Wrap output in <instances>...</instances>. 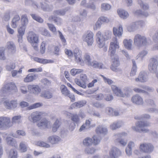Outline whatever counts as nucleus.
Masks as SVG:
<instances>
[{"mask_svg":"<svg viewBox=\"0 0 158 158\" xmlns=\"http://www.w3.org/2000/svg\"><path fill=\"white\" fill-rule=\"evenodd\" d=\"M150 42L151 40L143 35L137 34L134 37V44L138 48L147 46Z\"/></svg>","mask_w":158,"mask_h":158,"instance_id":"obj_1","label":"nucleus"},{"mask_svg":"<svg viewBox=\"0 0 158 158\" xmlns=\"http://www.w3.org/2000/svg\"><path fill=\"white\" fill-rule=\"evenodd\" d=\"M17 89L14 83L10 82L5 85L1 90V93L3 96H5L11 93L16 92Z\"/></svg>","mask_w":158,"mask_h":158,"instance_id":"obj_2","label":"nucleus"},{"mask_svg":"<svg viewBox=\"0 0 158 158\" xmlns=\"http://www.w3.org/2000/svg\"><path fill=\"white\" fill-rule=\"evenodd\" d=\"M135 126L132 127L134 131L137 132L142 131L147 133L149 131V130L143 127L150 126V123L147 121H139L135 123Z\"/></svg>","mask_w":158,"mask_h":158,"instance_id":"obj_3","label":"nucleus"},{"mask_svg":"<svg viewBox=\"0 0 158 158\" xmlns=\"http://www.w3.org/2000/svg\"><path fill=\"white\" fill-rule=\"evenodd\" d=\"M111 89L114 93L117 96L121 97H128L129 95L130 89L128 87H125L123 91H121L116 86L113 85L111 86Z\"/></svg>","mask_w":158,"mask_h":158,"instance_id":"obj_4","label":"nucleus"},{"mask_svg":"<svg viewBox=\"0 0 158 158\" xmlns=\"http://www.w3.org/2000/svg\"><path fill=\"white\" fill-rule=\"evenodd\" d=\"M25 2L26 4L31 5L32 6L37 9H40L41 8L45 11L49 10V5L45 3L43 4L42 3H40V6H39L32 0H26Z\"/></svg>","mask_w":158,"mask_h":158,"instance_id":"obj_5","label":"nucleus"},{"mask_svg":"<svg viewBox=\"0 0 158 158\" xmlns=\"http://www.w3.org/2000/svg\"><path fill=\"white\" fill-rule=\"evenodd\" d=\"M94 33L90 31H88L83 35L82 39L88 46H91L94 41Z\"/></svg>","mask_w":158,"mask_h":158,"instance_id":"obj_6","label":"nucleus"},{"mask_svg":"<svg viewBox=\"0 0 158 158\" xmlns=\"http://www.w3.org/2000/svg\"><path fill=\"white\" fill-rule=\"evenodd\" d=\"M112 58V63L111 65L110 69L113 71L118 72L121 71V69L118 68L120 65V62L118 56L114 55L111 56Z\"/></svg>","mask_w":158,"mask_h":158,"instance_id":"obj_7","label":"nucleus"},{"mask_svg":"<svg viewBox=\"0 0 158 158\" xmlns=\"http://www.w3.org/2000/svg\"><path fill=\"white\" fill-rule=\"evenodd\" d=\"M119 48V43L116 37L114 38L110 45L109 52L110 53V56H114L115 54L116 49Z\"/></svg>","mask_w":158,"mask_h":158,"instance_id":"obj_8","label":"nucleus"},{"mask_svg":"<svg viewBox=\"0 0 158 158\" xmlns=\"http://www.w3.org/2000/svg\"><path fill=\"white\" fill-rule=\"evenodd\" d=\"M127 133L125 132H122L116 134L114 135L115 139V143L117 144L120 145L122 146H125L127 144V141L125 140L122 138L123 137L127 135Z\"/></svg>","mask_w":158,"mask_h":158,"instance_id":"obj_9","label":"nucleus"},{"mask_svg":"<svg viewBox=\"0 0 158 158\" xmlns=\"http://www.w3.org/2000/svg\"><path fill=\"white\" fill-rule=\"evenodd\" d=\"M139 148L141 152L150 153L153 151L154 147L151 143H145L141 144Z\"/></svg>","mask_w":158,"mask_h":158,"instance_id":"obj_10","label":"nucleus"},{"mask_svg":"<svg viewBox=\"0 0 158 158\" xmlns=\"http://www.w3.org/2000/svg\"><path fill=\"white\" fill-rule=\"evenodd\" d=\"M11 126L10 118L8 117H0V129H3Z\"/></svg>","mask_w":158,"mask_h":158,"instance_id":"obj_11","label":"nucleus"},{"mask_svg":"<svg viewBox=\"0 0 158 158\" xmlns=\"http://www.w3.org/2000/svg\"><path fill=\"white\" fill-rule=\"evenodd\" d=\"M149 63L148 65L149 70L152 73H156L158 66V62L157 59L153 58L149 60Z\"/></svg>","mask_w":158,"mask_h":158,"instance_id":"obj_12","label":"nucleus"},{"mask_svg":"<svg viewBox=\"0 0 158 158\" xmlns=\"http://www.w3.org/2000/svg\"><path fill=\"white\" fill-rule=\"evenodd\" d=\"M27 40L32 45L39 42L38 36L32 31H30L28 33Z\"/></svg>","mask_w":158,"mask_h":158,"instance_id":"obj_13","label":"nucleus"},{"mask_svg":"<svg viewBox=\"0 0 158 158\" xmlns=\"http://www.w3.org/2000/svg\"><path fill=\"white\" fill-rule=\"evenodd\" d=\"M73 54L75 61L82 66L84 65V62L81 57V51L78 48H76L74 50Z\"/></svg>","mask_w":158,"mask_h":158,"instance_id":"obj_14","label":"nucleus"},{"mask_svg":"<svg viewBox=\"0 0 158 158\" xmlns=\"http://www.w3.org/2000/svg\"><path fill=\"white\" fill-rule=\"evenodd\" d=\"M121 155L120 150L116 147H113L109 152V157L107 155L104 156V158H118Z\"/></svg>","mask_w":158,"mask_h":158,"instance_id":"obj_15","label":"nucleus"},{"mask_svg":"<svg viewBox=\"0 0 158 158\" xmlns=\"http://www.w3.org/2000/svg\"><path fill=\"white\" fill-rule=\"evenodd\" d=\"M96 41L99 48H102L104 46L106 40L101 32H98L96 34Z\"/></svg>","mask_w":158,"mask_h":158,"instance_id":"obj_16","label":"nucleus"},{"mask_svg":"<svg viewBox=\"0 0 158 158\" xmlns=\"http://www.w3.org/2000/svg\"><path fill=\"white\" fill-rule=\"evenodd\" d=\"M42 113L40 112H33L28 117V119L30 121L35 123L40 120L42 117Z\"/></svg>","mask_w":158,"mask_h":158,"instance_id":"obj_17","label":"nucleus"},{"mask_svg":"<svg viewBox=\"0 0 158 158\" xmlns=\"http://www.w3.org/2000/svg\"><path fill=\"white\" fill-rule=\"evenodd\" d=\"M148 77L146 72L142 71L139 73L138 77L135 78L136 82L143 83L148 81Z\"/></svg>","mask_w":158,"mask_h":158,"instance_id":"obj_18","label":"nucleus"},{"mask_svg":"<svg viewBox=\"0 0 158 158\" xmlns=\"http://www.w3.org/2000/svg\"><path fill=\"white\" fill-rule=\"evenodd\" d=\"M61 92L64 96L68 97L71 99L72 102L75 101V98L74 96L70 94L69 91L68 90L67 87L64 85H61L60 87Z\"/></svg>","mask_w":158,"mask_h":158,"instance_id":"obj_19","label":"nucleus"},{"mask_svg":"<svg viewBox=\"0 0 158 158\" xmlns=\"http://www.w3.org/2000/svg\"><path fill=\"white\" fill-rule=\"evenodd\" d=\"M110 21L109 18L105 16L99 17L97 21L95 26L97 28H100L103 23H108Z\"/></svg>","mask_w":158,"mask_h":158,"instance_id":"obj_20","label":"nucleus"},{"mask_svg":"<svg viewBox=\"0 0 158 158\" xmlns=\"http://www.w3.org/2000/svg\"><path fill=\"white\" fill-rule=\"evenodd\" d=\"M5 47L11 55H13L15 53L16 47L13 42L11 41L7 42Z\"/></svg>","mask_w":158,"mask_h":158,"instance_id":"obj_21","label":"nucleus"},{"mask_svg":"<svg viewBox=\"0 0 158 158\" xmlns=\"http://www.w3.org/2000/svg\"><path fill=\"white\" fill-rule=\"evenodd\" d=\"M37 126L44 128H48L51 126V123L46 118H43L38 123Z\"/></svg>","mask_w":158,"mask_h":158,"instance_id":"obj_22","label":"nucleus"},{"mask_svg":"<svg viewBox=\"0 0 158 158\" xmlns=\"http://www.w3.org/2000/svg\"><path fill=\"white\" fill-rule=\"evenodd\" d=\"M48 141L52 144H56L61 141V139L59 136L53 135L49 136L48 138Z\"/></svg>","mask_w":158,"mask_h":158,"instance_id":"obj_23","label":"nucleus"},{"mask_svg":"<svg viewBox=\"0 0 158 158\" xmlns=\"http://www.w3.org/2000/svg\"><path fill=\"white\" fill-rule=\"evenodd\" d=\"M4 104L8 109H14L17 106V103L16 100H12L9 102L6 100L4 102Z\"/></svg>","mask_w":158,"mask_h":158,"instance_id":"obj_24","label":"nucleus"},{"mask_svg":"<svg viewBox=\"0 0 158 158\" xmlns=\"http://www.w3.org/2000/svg\"><path fill=\"white\" fill-rule=\"evenodd\" d=\"M28 89L31 93L35 94H38L41 91V89L37 85H30L28 86Z\"/></svg>","mask_w":158,"mask_h":158,"instance_id":"obj_25","label":"nucleus"},{"mask_svg":"<svg viewBox=\"0 0 158 158\" xmlns=\"http://www.w3.org/2000/svg\"><path fill=\"white\" fill-rule=\"evenodd\" d=\"M131 101L133 103L139 105H142L143 103L142 98L138 94L133 96L131 98Z\"/></svg>","mask_w":158,"mask_h":158,"instance_id":"obj_26","label":"nucleus"},{"mask_svg":"<svg viewBox=\"0 0 158 158\" xmlns=\"http://www.w3.org/2000/svg\"><path fill=\"white\" fill-rule=\"evenodd\" d=\"M95 131L97 134L104 135H106L108 132L107 128L102 125H99L97 127Z\"/></svg>","mask_w":158,"mask_h":158,"instance_id":"obj_27","label":"nucleus"},{"mask_svg":"<svg viewBox=\"0 0 158 158\" xmlns=\"http://www.w3.org/2000/svg\"><path fill=\"white\" fill-rule=\"evenodd\" d=\"M20 18L19 15H15L12 19L11 26L13 28H16L19 24Z\"/></svg>","mask_w":158,"mask_h":158,"instance_id":"obj_28","label":"nucleus"},{"mask_svg":"<svg viewBox=\"0 0 158 158\" xmlns=\"http://www.w3.org/2000/svg\"><path fill=\"white\" fill-rule=\"evenodd\" d=\"M113 34L115 36L120 37L123 33V28L121 25L119 26L118 29L115 27L113 28Z\"/></svg>","mask_w":158,"mask_h":158,"instance_id":"obj_29","label":"nucleus"},{"mask_svg":"<svg viewBox=\"0 0 158 158\" xmlns=\"http://www.w3.org/2000/svg\"><path fill=\"white\" fill-rule=\"evenodd\" d=\"M38 77V76L36 74L30 73L27 75L26 77L24 79V81L26 82H28L32 81Z\"/></svg>","mask_w":158,"mask_h":158,"instance_id":"obj_30","label":"nucleus"},{"mask_svg":"<svg viewBox=\"0 0 158 158\" xmlns=\"http://www.w3.org/2000/svg\"><path fill=\"white\" fill-rule=\"evenodd\" d=\"M86 103L85 100L79 101L72 104L71 105L72 108H80L84 106Z\"/></svg>","mask_w":158,"mask_h":158,"instance_id":"obj_31","label":"nucleus"},{"mask_svg":"<svg viewBox=\"0 0 158 158\" xmlns=\"http://www.w3.org/2000/svg\"><path fill=\"white\" fill-rule=\"evenodd\" d=\"M89 66L94 68L102 69L104 68L103 64L101 62H98L95 60H93Z\"/></svg>","mask_w":158,"mask_h":158,"instance_id":"obj_32","label":"nucleus"},{"mask_svg":"<svg viewBox=\"0 0 158 158\" xmlns=\"http://www.w3.org/2000/svg\"><path fill=\"white\" fill-rule=\"evenodd\" d=\"M70 9V7H67L62 9L56 10L54 11V14L55 15L63 16L64 15L66 12Z\"/></svg>","mask_w":158,"mask_h":158,"instance_id":"obj_33","label":"nucleus"},{"mask_svg":"<svg viewBox=\"0 0 158 158\" xmlns=\"http://www.w3.org/2000/svg\"><path fill=\"white\" fill-rule=\"evenodd\" d=\"M118 13L120 18L123 19H126L129 16L127 12L122 9H118L117 10Z\"/></svg>","mask_w":158,"mask_h":158,"instance_id":"obj_34","label":"nucleus"},{"mask_svg":"<svg viewBox=\"0 0 158 158\" xmlns=\"http://www.w3.org/2000/svg\"><path fill=\"white\" fill-rule=\"evenodd\" d=\"M83 61L84 63V62L88 66H89L92 61L91 58L88 53H85L83 56Z\"/></svg>","mask_w":158,"mask_h":158,"instance_id":"obj_35","label":"nucleus"},{"mask_svg":"<svg viewBox=\"0 0 158 158\" xmlns=\"http://www.w3.org/2000/svg\"><path fill=\"white\" fill-rule=\"evenodd\" d=\"M132 40L125 39L123 40V43L125 48L128 50H131L132 47Z\"/></svg>","mask_w":158,"mask_h":158,"instance_id":"obj_36","label":"nucleus"},{"mask_svg":"<svg viewBox=\"0 0 158 158\" xmlns=\"http://www.w3.org/2000/svg\"><path fill=\"white\" fill-rule=\"evenodd\" d=\"M34 60L38 62L44 64L53 62V61L52 60H47L46 59L40 58L38 57H35L34 58Z\"/></svg>","mask_w":158,"mask_h":158,"instance_id":"obj_37","label":"nucleus"},{"mask_svg":"<svg viewBox=\"0 0 158 158\" xmlns=\"http://www.w3.org/2000/svg\"><path fill=\"white\" fill-rule=\"evenodd\" d=\"M6 140L7 144L12 146H15L17 145V142L14 139L10 137H7L6 139Z\"/></svg>","mask_w":158,"mask_h":158,"instance_id":"obj_38","label":"nucleus"},{"mask_svg":"<svg viewBox=\"0 0 158 158\" xmlns=\"http://www.w3.org/2000/svg\"><path fill=\"white\" fill-rule=\"evenodd\" d=\"M21 25L26 27L28 23V19L26 15H23L21 18Z\"/></svg>","mask_w":158,"mask_h":158,"instance_id":"obj_39","label":"nucleus"},{"mask_svg":"<svg viewBox=\"0 0 158 158\" xmlns=\"http://www.w3.org/2000/svg\"><path fill=\"white\" fill-rule=\"evenodd\" d=\"M122 125L123 123L121 121H116L110 125V127L111 129L114 130L120 127Z\"/></svg>","mask_w":158,"mask_h":158,"instance_id":"obj_40","label":"nucleus"},{"mask_svg":"<svg viewBox=\"0 0 158 158\" xmlns=\"http://www.w3.org/2000/svg\"><path fill=\"white\" fill-rule=\"evenodd\" d=\"M111 8V6L107 3H102L101 4V10L104 12L110 10Z\"/></svg>","mask_w":158,"mask_h":158,"instance_id":"obj_41","label":"nucleus"},{"mask_svg":"<svg viewBox=\"0 0 158 158\" xmlns=\"http://www.w3.org/2000/svg\"><path fill=\"white\" fill-rule=\"evenodd\" d=\"M39 32L42 35L48 37H51V35L49 31L46 28L40 27L39 29Z\"/></svg>","mask_w":158,"mask_h":158,"instance_id":"obj_42","label":"nucleus"},{"mask_svg":"<svg viewBox=\"0 0 158 158\" xmlns=\"http://www.w3.org/2000/svg\"><path fill=\"white\" fill-rule=\"evenodd\" d=\"M17 152L15 149H10L8 153L9 158H17Z\"/></svg>","mask_w":158,"mask_h":158,"instance_id":"obj_43","label":"nucleus"},{"mask_svg":"<svg viewBox=\"0 0 158 158\" xmlns=\"http://www.w3.org/2000/svg\"><path fill=\"white\" fill-rule=\"evenodd\" d=\"M93 143L92 139L90 137H87L83 141V144L86 146L91 145Z\"/></svg>","mask_w":158,"mask_h":158,"instance_id":"obj_44","label":"nucleus"},{"mask_svg":"<svg viewBox=\"0 0 158 158\" xmlns=\"http://www.w3.org/2000/svg\"><path fill=\"white\" fill-rule=\"evenodd\" d=\"M22 116L20 115L15 116L12 117L11 123H12L19 124L22 122Z\"/></svg>","mask_w":158,"mask_h":158,"instance_id":"obj_45","label":"nucleus"},{"mask_svg":"<svg viewBox=\"0 0 158 158\" xmlns=\"http://www.w3.org/2000/svg\"><path fill=\"white\" fill-rule=\"evenodd\" d=\"M132 61L133 63V67L130 73V76H134L136 74L137 70V67L135 60H132Z\"/></svg>","mask_w":158,"mask_h":158,"instance_id":"obj_46","label":"nucleus"},{"mask_svg":"<svg viewBox=\"0 0 158 158\" xmlns=\"http://www.w3.org/2000/svg\"><path fill=\"white\" fill-rule=\"evenodd\" d=\"M135 22L131 23L127 26V30L130 32L135 31L137 28Z\"/></svg>","mask_w":158,"mask_h":158,"instance_id":"obj_47","label":"nucleus"},{"mask_svg":"<svg viewBox=\"0 0 158 158\" xmlns=\"http://www.w3.org/2000/svg\"><path fill=\"white\" fill-rule=\"evenodd\" d=\"M52 94L48 91H44L41 94V96L45 98H50L52 97Z\"/></svg>","mask_w":158,"mask_h":158,"instance_id":"obj_48","label":"nucleus"},{"mask_svg":"<svg viewBox=\"0 0 158 158\" xmlns=\"http://www.w3.org/2000/svg\"><path fill=\"white\" fill-rule=\"evenodd\" d=\"M60 123L59 121L57 119L54 123L52 127V130L53 132H56L59 127Z\"/></svg>","mask_w":158,"mask_h":158,"instance_id":"obj_49","label":"nucleus"},{"mask_svg":"<svg viewBox=\"0 0 158 158\" xmlns=\"http://www.w3.org/2000/svg\"><path fill=\"white\" fill-rule=\"evenodd\" d=\"M52 19L57 25H60L63 22L62 19L59 17L52 16Z\"/></svg>","mask_w":158,"mask_h":158,"instance_id":"obj_50","label":"nucleus"},{"mask_svg":"<svg viewBox=\"0 0 158 158\" xmlns=\"http://www.w3.org/2000/svg\"><path fill=\"white\" fill-rule=\"evenodd\" d=\"M75 82L76 84L79 86L84 89H85L86 88V82L83 81L81 82L80 80L77 79H75Z\"/></svg>","mask_w":158,"mask_h":158,"instance_id":"obj_51","label":"nucleus"},{"mask_svg":"<svg viewBox=\"0 0 158 158\" xmlns=\"http://www.w3.org/2000/svg\"><path fill=\"white\" fill-rule=\"evenodd\" d=\"M19 148L22 152H25L27 150V145L25 142H22L19 144Z\"/></svg>","mask_w":158,"mask_h":158,"instance_id":"obj_52","label":"nucleus"},{"mask_svg":"<svg viewBox=\"0 0 158 158\" xmlns=\"http://www.w3.org/2000/svg\"><path fill=\"white\" fill-rule=\"evenodd\" d=\"M148 53V52L144 50L140 52L137 56V59H139L140 60H142L144 57Z\"/></svg>","mask_w":158,"mask_h":158,"instance_id":"obj_53","label":"nucleus"},{"mask_svg":"<svg viewBox=\"0 0 158 158\" xmlns=\"http://www.w3.org/2000/svg\"><path fill=\"white\" fill-rule=\"evenodd\" d=\"M5 49L4 47H0V60H4L6 59L5 56Z\"/></svg>","mask_w":158,"mask_h":158,"instance_id":"obj_54","label":"nucleus"},{"mask_svg":"<svg viewBox=\"0 0 158 158\" xmlns=\"http://www.w3.org/2000/svg\"><path fill=\"white\" fill-rule=\"evenodd\" d=\"M96 151V149L93 147H87L85 149V152L88 154H92Z\"/></svg>","mask_w":158,"mask_h":158,"instance_id":"obj_55","label":"nucleus"},{"mask_svg":"<svg viewBox=\"0 0 158 158\" xmlns=\"http://www.w3.org/2000/svg\"><path fill=\"white\" fill-rule=\"evenodd\" d=\"M37 145L44 147L46 148H48L50 147V145L47 143L42 141H39L36 143Z\"/></svg>","mask_w":158,"mask_h":158,"instance_id":"obj_56","label":"nucleus"},{"mask_svg":"<svg viewBox=\"0 0 158 158\" xmlns=\"http://www.w3.org/2000/svg\"><path fill=\"white\" fill-rule=\"evenodd\" d=\"M134 14L136 15H143L145 17H147L148 15V12L142 11L141 10H138L134 12Z\"/></svg>","mask_w":158,"mask_h":158,"instance_id":"obj_57","label":"nucleus"},{"mask_svg":"<svg viewBox=\"0 0 158 158\" xmlns=\"http://www.w3.org/2000/svg\"><path fill=\"white\" fill-rule=\"evenodd\" d=\"M47 25L49 29L54 34H56L57 33L56 29L55 26L52 24L47 23Z\"/></svg>","mask_w":158,"mask_h":158,"instance_id":"obj_58","label":"nucleus"},{"mask_svg":"<svg viewBox=\"0 0 158 158\" xmlns=\"http://www.w3.org/2000/svg\"><path fill=\"white\" fill-rule=\"evenodd\" d=\"M138 3L143 9L146 10L148 9L149 6L148 5L147 3H143L141 0H139Z\"/></svg>","mask_w":158,"mask_h":158,"instance_id":"obj_59","label":"nucleus"},{"mask_svg":"<svg viewBox=\"0 0 158 158\" xmlns=\"http://www.w3.org/2000/svg\"><path fill=\"white\" fill-rule=\"evenodd\" d=\"M112 33L110 31H106L105 32L104 37L106 40H108L111 38Z\"/></svg>","mask_w":158,"mask_h":158,"instance_id":"obj_60","label":"nucleus"},{"mask_svg":"<svg viewBox=\"0 0 158 158\" xmlns=\"http://www.w3.org/2000/svg\"><path fill=\"white\" fill-rule=\"evenodd\" d=\"M43 104L41 103L40 102L36 103L28 107V109L29 110H31L41 106Z\"/></svg>","mask_w":158,"mask_h":158,"instance_id":"obj_61","label":"nucleus"},{"mask_svg":"<svg viewBox=\"0 0 158 158\" xmlns=\"http://www.w3.org/2000/svg\"><path fill=\"white\" fill-rule=\"evenodd\" d=\"M83 71V70L81 69H77L74 68L71 69L70 73L72 75L75 76L77 74L82 72Z\"/></svg>","mask_w":158,"mask_h":158,"instance_id":"obj_62","label":"nucleus"},{"mask_svg":"<svg viewBox=\"0 0 158 158\" xmlns=\"http://www.w3.org/2000/svg\"><path fill=\"white\" fill-rule=\"evenodd\" d=\"M93 138V142L95 145L98 144L101 140V137L98 135H94Z\"/></svg>","mask_w":158,"mask_h":158,"instance_id":"obj_63","label":"nucleus"},{"mask_svg":"<svg viewBox=\"0 0 158 158\" xmlns=\"http://www.w3.org/2000/svg\"><path fill=\"white\" fill-rule=\"evenodd\" d=\"M26 27L22 26H20L18 28V35H23L25 33Z\"/></svg>","mask_w":158,"mask_h":158,"instance_id":"obj_64","label":"nucleus"}]
</instances>
